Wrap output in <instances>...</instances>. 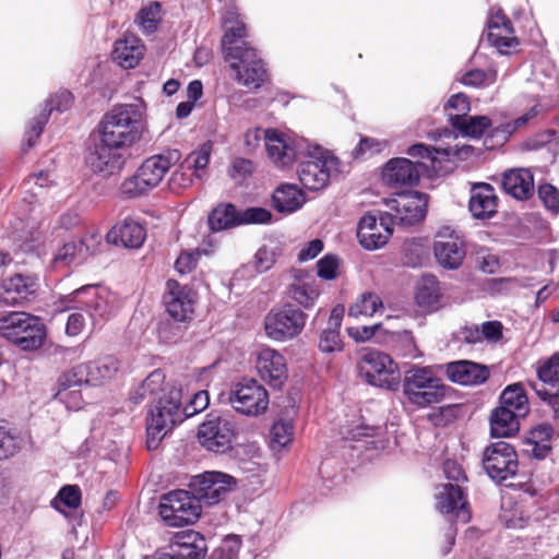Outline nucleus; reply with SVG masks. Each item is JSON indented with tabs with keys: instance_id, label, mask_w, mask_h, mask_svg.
<instances>
[{
	"instance_id": "39448f33",
	"label": "nucleus",
	"mask_w": 559,
	"mask_h": 559,
	"mask_svg": "<svg viewBox=\"0 0 559 559\" xmlns=\"http://www.w3.org/2000/svg\"><path fill=\"white\" fill-rule=\"evenodd\" d=\"M179 158L180 153L177 150L147 157L131 177L121 182L120 194L133 199L153 190L162 182L165 175Z\"/></svg>"
},
{
	"instance_id": "9d476101",
	"label": "nucleus",
	"mask_w": 559,
	"mask_h": 559,
	"mask_svg": "<svg viewBox=\"0 0 559 559\" xmlns=\"http://www.w3.org/2000/svg\"><path fill=\"white\" fill-rule=\"evenodd\" d=\"M199 295L197 290L177 280L169 278L165 284L162 304L165 312L177 323H190L194 318Z\"/></svg>"
},
{
	"instance_id": "ea45409f",
	"label": "nucleus",
	"mask_w": 559,
	"mask_h": 559,
	"mask_svg": "<svg viewBox=\"0 0 559 559\" xmlns=\"http://www.w3.org/2000/svg\"><path fill=\"white\" fill-rule=\"evenodd\" d=\"M76 297L84 294L90 295L85 300H81L85 305L93 320L104 319L110 313V306L106 297L98 294L94 286H83L74 292Z\"/></svg>"
},
{
	"instance_id": "412c9836",
	"label": "nucleus",
	"mask_w": 559,
	"mask_h": 559,
	"mask_svg": "<svg viewBox=\"0 0 559 559\" xmlns=\"http://www.w3.org/2000/svg\"><path fill=\"white\" fill-rule=\"evenodd\" d=\"M393 234L392 217L381 213L379 217L371 213L365 214L357 227V237L366 250H377L388 243Z\"/></svg>"
},
{
	"instance_id": "e433bc0d",
	"label": "nucleus",
	"mask_w": 559,
	"mask_h": 559,
	"mask_svg": "<svg viewBox=\"0 0 559 559\" xmlns=\"http://www.w3.org/2000/svg\"><path fill=\"white\" fill-rule=\"evenodd\" d=\"M540 112V106L534 105L520 117L502 122L490 131L491 138H499L502 143L507 142L515 132L527 127L531 120L536 118Z\"/></svg>"
},
{
	"instance_id": "5fc2aeb1",
	"label": "nucleus",
	"mask_w": 559,
	"mask_h": 559,
	"mask_svg": "<svg viewBox=\"0 0 559 559\" xmlns=\"http://www.w3.org/2000/svg\"><path fill=\"white\" fill-rule=\"evenodd\" d=\"M201 255L202 251L199 248L182 251L175 261L176 271L182 275L191 273L197 267Z\"/></svg>"
},
{
	"instance_id": "c03bdc74",
	"label": "nucleus",
	"mask_w": 559,
	"mask_h": 559,
	"mask_svg": "<svg viewBox=\"0 0 559 559\" xmlns=\"http://www.w3.org/2000/svg\"><path fill=\"white\" fill-rule=\"evenodd\" d=\"M135 22L143 33H154L162 22V4L158 1H151L140 9Z\"/></svg>"
},
{
	"instance_id": "4be33fe9",
	"label": "nucleus",
	"mask_w": 559,
	"mask_h": 559,
	"mask_svg": "<svg viewBox=\"0 0 559 559\" xmlns=\"http://www.w3.org/2000/svg\"><path fill=\"white\" fill-rule=\"evenodd\" d=\"M433 251L438 263L449 270L460 267L466 255L463 239L449 226H443L437 233Z\"/></svg>"
},
{
	"instance_id": "a878e982",
	"label": "nucleus",
	"mask_w": 559,
	"mask_h": 559,
	"mask_svg": "<svg viewBox=\"0 0 559 559\" xmlns=\"http://www.w3.org/2000/svg\"><path fill=\"white\" fill-rule=\"evenodd\" d=\"M73 102V94L68 90H59L47 99L45 109L29 122L28 130L25 133L27 148L35 145L49 120L50 114L53 110L58 112L69 110L72 107Z\"/></svg>"
},
{
	"instance_id": "bf43d9fd",
	"label": "nucleus",
	"mask_w": 559,
	"mask_h": 559,
	"mask_svg": "<svg viewBox=\"0 0 559 559\" xmlns=\"http://www.w3.org/2000/svg\"><path fill=\"white\" fill-rule=\"evenodd\" d=\"M537 193L547 210L555 214L559 212V190L555 186L550 183L539 185Z\"/></svg>"
},
{
	"instance_id": "a211bd4d",
	"label": "nucleus",
	"mask_w": 559,
	"mask_h": 559,
	"mask_svg": "<svg viewBox=\"0 0 559 559\" xmlns=\"http://www.w3.org/2000/svg\"><path fill=\"white\" fill-rule=\"evenodd\" d=\"M121 148L111 142L99 138V141L87 151L86 165L94 174L112 176L120 173L126 164V156Z\"/></svg>"
},
{
	"instance_id": "49530a36",
	"label": "nucleus",
	"mask_w": 559,
	"mask_h": 559,
	"mask_svg": "<svg viewBox=\"0 0 559 559\" xmlns=\"http://www.w3.org/2000/svg\"><path fill=\"white\" fill-rule=\"evenodd\" d=\"M392 347L402 357L418 358L423 356L411 331L393 333Z\"/></svg>"
},
{
	"instance_id": "f704fd0d",
	"label": "nucleus",
	"mask_w": 559,
	"mask_h": 559,
	"mask_svg": "<svg viewBox=\"0 0 559 559\" xmlns=\"http://www.w3.org/2000/svg\"><path fill=\"white\" fill-rule=\"evenodd\" d=\"M273 206L281 213H294L306 202L304 192L290 183L281 185L272 195Z\"/></svg>"
},
{
	"instance_id": "6e6d98bb",
	"label": "nucleus",
	"mask_w": 559,
	"mask_h": 559,
	"mask_svg": "<svg viewBox=\"0 0 559 559\" xmlns=\"http://www.w3.org/2000/svg\"><path fill=\"white\" fill-rule=\"evenodd\" d=\"M319 348L322 353H335L343 349V342L340 331L336 329L324 330L319 340Z\"/></svg>"
},
{
	"instance_id": "4468645a",
	"label": "nucleus",
	"mask_w": 559,
	"mask_h": 559,
	"mask_svg": "<svg viewBox=\"0 0 559 559\" xmlns=\"http://www.w3.org/2000/svg\"><path fill=\"white\" fill-rule=\"evenodd\" d=\"M197 437L207 451L224 454L233 448L236 437L235 425L225 417L209 415L199 426Z\"/></svg>"
},
{
	"instance_id": "c85d7f7f",
	"label": "nucleus",
	"mask_w": 559,
	"mask_h": 559,
	"mask_svg": "<svg viewBox=\"0 0 559 559\" xmlns=\"http://www.w3.org/2000/svg\"><path fill=\"white\" fill-rule=\"evenodd\" d=\"M206 551L205 538L193 530L177 533L169 545V552L177 559H204Z\"/></svg>"
},
{
	"instance_id": "e2e57ef3",
	"label": "nucleus",
	"mask_w": 559,
	"mask_h": 559,
	"mask_svg": "<svg viewBox=\"0 0 559 559\" xmlns=\"http://www.w3.org/2000/svg\"><path fill=\"white\" fill-rule=\"evenodd\" d=\"M384 143L379 142L372 138H361L358 145L353 151V157L355 159H364L366 156H372L373 154L382 151Z\"/></svg>"
},
{
	"instance_id": "dca6fc26",
	"label": "nucleus",
	"mask_w": 559,
	"mask_h": 559,
	"mask_svg": "<svg viewBox=\"0 0 559 559\" xmlns=\"http://www.w3.org/2000/svg\"><path fill=\"white\" fill-rule=\"evenodd\" d=\"M385 203L390 210L385 215L392 217L393 225L414 226L425 218L427 202L420 192L399 193Z\"/></svg>"
},
{
	"instance_id": "f03ea898",
	"label": "nucleus",
	"mask_w": 559,
	"mask_h": 559,
	"mask_svg": "<svg viewBox=\"0 0 559 559\" xmlns=\"http://www.w3.org/2000/svg\"><path fill=\"white\" fill-rule=\"evenodd\" d=\"M400 383L407 403L417 408L441 403L451 390L438 376L435 366L412 365L404 371Z\"/></svg>"
},
{
	"instance_id": "13d9d810",
	"label": "nucleus",
	"mask_w": 559,
	"mask_h": 559,
	"mask_svg": "<svg viewBox=\"0 0 559 559\" xmlns=\"http://www.w3.org/2000/svg\"><path fill=\"white\" fill-rule=\"evenodd\" d=\"M79 255L78 243L74 241L64 243L55 254L52 266L55 269H63L69 266Z\"/></svg>"
},
{
	"instance_id": "2f4dec72",
	"label": "nucleus",
	"mask_w": 559,
	"mask_h": 559,
	"mask_svg": "<svg viewBox=\"0 0 559 559\" xmlns=\"http://www.w3.org/2000/svg\"><path fill=\"white\" fill-rule=\"evenodd\" d=\"M443 294L440 282L432 274H425L415 287V302L426 313L437 311L441 307Z\"/></svg>"
},
{
	"instance_id": "7ed1b4c3",
	"label": "nucleus",
	"mask_w": 559,
	"mask_h": 559,
	"mask_svg": "<svg viewBox=\"0 0 559 559\" xmlns=\"http://www.w3.org/2000/svg\"><path fill=\"white\" fill-rule=\"evenodd\" d=\"M99 138L128 148L139 142L144 131L143 110L136 104L115 106L104 115L98 126Z\"/></svg>"
},
{
	"instance_id": "aec40b11",
	"label": "nucleus",
	"mask_w": 559,
	"mask_h": 559,
	"mask_svg": "<svg viewBox=\"0 0 559 559\" xmlns=\"http://www.w3.org/2000/svg\"><path fill=\"white\" fill-rule=\"evenodd\" d=\"M487 39L501 55H510L518 50L520 41L511 20L501 8H492L487 19Z\"/></svg>"
},
{
	"instance_id": "2eb2a0df",
	"label": "nucleus",
	"mask_w": 559,
	"mask_h": 559,
	"mask_svg": "<svg viewBox=\"0 0 559 559\" xmlns=\"http://www.w3.org/2000/svg\"><path fill=\"white\" fill-rule=\"evenodd\" d=\"M338 159L328 153L308 155L298 166V178L306 189L318 191L328 186L331 174L338 170Z\"/></svg>"
},
{
	"instance_id": "69168bd1",
	"label": "nucleus",
	"mask_w": 559,
	"mask_h": 559,
	"mask_svg": "<svg viewBox=\"0 0 559 559\" xmlns=\"http://www.w3.org/2000/svg\"><path fill=\"white\" fill-rule=\"evenodd\" d=\"M209 404L207 392L200 391L193 395L189 404H187L181 414L183 418L191 417L201 411L205 409Z\"/></svg>"
},
{
	"instance_id": "37998d69",
	"label": "nucleus",
	"mask_w": 559,
	"mask_h": 559,
	"mask_svg": "<svg viewBox=\"0 0 559 559\" xmlns=\"http://www.w3.org/2000/svg\"><path fill=\"white\" fill-rule=\"evenodd\" d=\"M379 309H383L381 298L372 292L362 293L357 300L349 307L348 316L353 318L371 317Z\"/></svg>"
},
{
	"instance_id": "a18cd8bd",
	"label": "nucleus",
	"mask_w": 559,
	"mask_h": 559,
	"mask_svg": "<svg viewBox=\"0 0 559 559\" xmlns=\"http://www.w3.org/2000/svg\"><path fill=\"white\" fill-rule=\"evenodd\" d=\"M443 110L450 126L453 128L457 118L464 119L471 111V102L468 96L464 93H456L452 95L443 106Z\"/></svg>"
},
{
	"instance_id": "7c9ffc66",
	"label": "nucleus",
	"mask_w": 559,
	"mask_h": 559,
	"mask_svg": "<svg viewBox=\"0 0 559 559\" xmlns=\"http://www.w3.org/2000/svg\"><path fill=\"white\" fill-rule=\"evenodd\" d=\"M145 238L146 229L144 226L131 218L117 223L106 235L109 243L120 245L130 249L142 247Z\"/></svg>"
},
{
	"instance_id": "c756f323",
	"label": "nucleus",
	"mask_w": 559,
	"mask_h": 559,
	"mask_svg": "<svg viewBox=\"0 0 559 559\" xmlns=\"http://www.w3.org/2000/svg\"><path fill=\"white\" fill-rule=\"evenodd\" d=\"M499 199L495 188L486 182L474 183L471 188L468 210L477 219H488L496 215Z\"/></svg>"
},
{
	"instance_id": "6e6552de",
	"label": "nucleus",
	"mask_w": 559,
	"mask_h": 559,
	"mask_svg": "<svg viewBox=\"0 0 559 559\" xmlns=\"http://www.w3.org/2000/svg\"><path fill=\"white\" fill-rule=\"evenodd\" d=\"M357 370L359 377L368 384L394 391L401 378L397 364L390 355L380 350H368L362 354Z\"/></svg>"
},
{
	"instance_id": "f8f14e48",
	"label": "nucleus",
	"mask_w": 559,
	"mask_h": 559,
	"mask_svg": "<svg viewBox=\"0 0 559 559\" xmlns=\"http://www.w3.org/2000/svg\"><path fill=\"white\" fill-rule=\"evenodd\" d=\"M228 402L239 414L259 416L269 407V393L266 389L254 379H243L233 385Z\"/></svg>"
},
{
	"instance_id": "b1692460",
	"label": "nucleus",
	"mask_w": 559,
	"mask_h": 559,
	"mask_svg": "<svg viewBox=\"0 0 559 559\" xmlns=\"http://www.w3.org/2000/svg\"><path fill=\"white\" fill-rule=\"evenodd\" d=\"M427 168L421 162H412L405 157H395L386 162L382 170L383 181L392 187H414L419 183L421 169Z\"/></svg>"
},
{
	"instance_id": "423d86ee",
	"label": "nucleus",
	"mask_w": 559,
	"mask_h": 559,
	"mask_svg": "<svg viewBox=\"0 0 559 559\" xmlns=\"http://www.w3.org/2000/svg\"><path fill=\"white\" fill-rule=\"evenodd\" d=\"M0 335L22 350H36L46 340V326L39 317L10 311L0 317Z\"/></svg>"
},
{
	"instance_id": "58836bf2",
	"label": "nucleus",
	"mask_w": 559,
	"mask_h": 559,
	"mask_svg": "<svg viewBox=\"0 0 559 559\" xmlns=\"http://www.w3.org/2000/svg\"><path fill=\"white\" fill-rule=\"evenodd\" d=\"M86 373L87 383L99 384L110 379L118 371V361L112 357L82 364Z\"/></svg>"
},
{
	"instance_id": "393cba45",
	"label": "nucleus",
	"mask_w": 559,
	"mask_h": 559,
	"mask_svg": "<svg viewBox=\"0 0 559 559\" xmlns=\"http://www.w3.org/2000/svg\"><path fill=\"white\" fill-rule=\"evenodd\" d=\"M255 368L260 378L274 389L282 388L288 378L285 357L271 347L258 353Z\"/></svg>"
},
{
	"instance_id": "79ce46f5",
	"label": "nucleus",
	"mask_w": 559,
	"mask_h": 559,
	"mask_svg": "<svg viewBox=\"0 0 559 559\" xmlns=\"http://www.w3.org/2000/svg\"><path fill=\"white\" fill-rule=\"evenodd\" d=\"M84 383H87V378L83 365L80 364L59 376L56 383L55 396L64 397V392H68L69 390H79V388Z\"/></svg>"
},
{
	"instance_id": "a19ab883",
	"label": "nucleus",
	"mask_w": 559,
	"mask_h": 559,
	"mask_svg": "<svg viewBox=\"0 0 559 559\" xmlns=\"http://www.w3.org/2000/svg\"><path fill=\"white\" fill-rule=\"evenodd\" d=\"M492 127V120L488 116H466L457 118L453 129L463 136L473 139L481 138Z\"/></svg>"
},
{
	"instance_id": "603ef678",
	"label": "nucleus",
	"mask_w": 559,
	"mask_h": 559,
	"mask_svg": "<svg viewBox=\"0 0 559 559\" xmlns=\"http://www.w3.org/2000/svg\"><path fill=\"white\" fill-rule=\"evenodd\" d=\"M538 379L552 388H559V355H554L537 369Z\"/></svg>"
},
{
	"instance_id": "ddd939ff",
	"label": "nucleus",
	"mask_w": 559,
	"mask_h": 559,
	"mask_svg": "<svg viewBox=\"0 0 559 559\" xmlns=\"http://www.w3.org/2000/svg\"><path fill=\"white\" fill-rule=\"evenodd\" d=\"M481 463L487 475L498 483L515 476L519 468V459L514 447L504 441L493 442L486 447Z\"/></svg>"
},
{
	"instance_id": "09e8293b",
	"label": "nucleus",
	"mask_w": 559,
	"mask_h": 559,
	"mask_svg": "<svg viewBox=\"0 0 559 559\" xmlns=\"http://www.w3.org/2000/svg\"><path fill=\"white\" fill-rule=\"evenodd\" d=\"M294 426L284 420L273 424L270 431V447L274 451H280L293 441Z\"/></svg>"
},
{
	"instance_id": "6ab92c4d",
	"label": "nucleus",
	"mask_w": 559,
	"mask_h": 559,
	"mask_svg": "<svg viewBox=\"0 0 559 559\" xmlns=\"http://www.w3.org/2000/svg\"><path fill=\"white\" fill-rule=\"evenodd\" d=\"M40 287L35 273H14L0 283V302L5 306H20L35 298Z\"/></svg>"
},
{
	"instance_id": "3c124183",
	"label": "nucleus",
	"mask_w": 559,
	"mask_h": 559,
	"mask_svg": "<svg viewBox=\"0 0 559 559\" xmlns=\"http://www.w3.org/2000/svg\"><path fill=\"white\" fill-rule=\"evenodd\" d=\"M342 260L332 253H328L317 262V274L324 281H333L340 274Z\"/></svg>"
},
{
	"instance_id": "864d4df0",
	"label": "nucleus",
	"mask_w": 559,
	"mask_h": 559,
	"mask_svg": "<svg viewBox=\"0 0 559 559\" xmlns=\"http://www.w3.org/2000/svg\"><path fill=\"white\" fill-rule=\"evenodd\" d=\"M212 146L211 142H205L198 151L190 153L185 159V164L188 165V170H192L193 168L194 173H197L205 169L210 163Z\"/></svg>"
},
{
	"instance_id": "72a5a7b5",
	"label": "nucleus",
	"mask_w": 559,
	"mask_h": 559,
	"mask_svg": "<svg viewBox=\"0 0 559 559\" xmlns=\"http://www.w3.org/2000/svg\"><path fill=\"white\" fill-rule=\"evenodd\" d=\"M503 190L516 200H527L534 192V177L530 169L507 170L502 177Z\"/></svg>"
},
{
	"instance_id": "4d7b16f0",
	"label": "nucleus",
	"mask_w": 559,
	"mask_h": 559,
	"mask_svg": "<svg viewBox=\"0 0 559 559\" xmlns=\"http://www.w3.org/2000/svg\"><path fill=\"white\" fill-rule=\"evenodd\" d=\"M19 438L4 426H0V460H5L19 451Z\"/></svg>"
},
{
	"instance_id": "4c0bfd02",
	"label": "nucleus",
	"mask_w": 559,
	"mask_h": 559,
	"mask_svg": "<svg viewBox=\"0 0 559 559\" xmlns=\"http://www.w3.org/2000/svg\"><path fill=\"white\" fill-rule=\"evenodd\" d=\"M165 373L160 369L152 371L130 396L133 404H140L144 400L155 397L164 391Z\"/></svg>"
},
{
	"instance_id": "1a4fd4ad",
	"label": "nucleus",
	"mask_w": 559,
	"mask_h": 559,
	"mask_svg": "<svg viewBox=\"0 0 559 559\" xmlns=\"http://www.w3.org/2000/svg\"><path fill=\"white\" fill-rule=\"evenodd\" d=\"M271 218V212L264 207L238 211L233 203H219L209 213L207 225L211 231L217 233L241 225L264 224Z\"/></svg>"
},
{
	"instance_id": "8fccbe9b",
	"label": "nucleus",
	"mask_w": 559,
	"mask_h": 559,
	"mask_svg": "<svg viewBox=\"0 0 559 559\" xmlns=\"http://www.w3.org/2000/svg\"><path fill=\"white\" fill-rule=\"evenodd\" d=\"M497 81V72L495 70L484 71L473 69L462 75L461 83L472 87H484L493 84Z\"/></svg>"
},
{
	"instance_id": "774afa93",
	"label": "nucleus",
	"mask_w": 559,
	"mask_h": 559,
	"mask_svg": "<svg viewBox=\"0 0 559 559\" xmlns=\"http://www.w3.org/2000/svg\"><path fill=\"white\" fill-rule=\"evenodd\" d=\"M253 163L250 159L237 157L233 160L229 175L233 179H246L253 173Z\"/></svg>"
},
{
	"instance_id": "473e14b6",
	"label": "nucleus",
	"mask_w": 559,
	"mask_h": 559,
	"mask_svg": "<svg viewBox=\"0 0 559 559\" xmlns=\"http://www.w3.org/2000/svg\"><path fill=\"white\" fill-rule=\"evenodd\" d=\"M145 46L136 36L130 35L118 39L112 50V60L123 69H133L142 60Z\"/></svg>"
},
{
	"instance_id": "5701e85b",
	"label": "nucleus",
	"mask_w": 559,
	"mask_h": 559,
	"mask_svg": "<svg viewBox=\"0 0 559 559\" xmlns=\"http://www.w3.org/2000/svg\"><path fill=\"white\" fill-rule=\"evenodd\" d=\"M265 150L272 164L280 169L290 168L298 159L297 142L274 129L264 131Z\"/></svg>"
},
{
	"instance_id": "0e129e2a",
	"label": "nucleus",
	"mask_w": 559,
	"mask_h": 559,
	"mask_svg": "<svg viewBox=\"0 0 559 559\" xmlns=\"http://www.w3.org/2000/svg\"><path fill=\"white\" fill-rule=\"evenodd\" d=\"M57 498L66 507L76 509L81 506L82 492L78 485H66L59 490Z\"/></svg>"
},
{
	"instance_id": "0eeeda50",
	"label": "nucleus",
	"mask_w": 559,
	"mask_h": 559,
	"mask_svg": "<svg viewBox=\"0 0 559 559\" xmlns=\"http://www.w3.org/2000/svg\"><path fill=\"white\" fill-rule=\"evenodd\" d=\"M182 420L179 391H171L168 397H158L146 418L147 449H157L162 439Z\"/></svg>"
},
{
	"instance_id": "de8ad7c7",
	"label": "nucleus",
	"mask_w": 559,
	"mask_h": 559,
	"mask_svg": "<svg viewBox=\"0 0 559 559\" xmlns=\"http://www.w3.org/2000/svg\"><path fill=\"white\" fill-rule=\"evenodd\" d=\"M287 294L289 298L306 309L312 308L319 297L318 290L312 285L299 281L288 287Z\"/></svg>"
},
{
	"instance_id": "cd10ccee",
	"label": "nucleus",
	"mask_w": 559,
	"mask_h": 559,
	"mask_svg": "<svg viewBox=\"0 0 559 559\" xmlns=\"http://www.w3.org/2000/svg\"><path fill=\"white\" fill-rule=\"evenodd\" d=\"M444 368L445 376L451 382L465 386L483 384L490 376L489 368L486 365L472 360L451 361Z\"/></svg>"
},
{
	"instance_id": "052dcab7",
	"label": "nucleus",
	"mask_w": 559,
	"mask_h": 559,
	"mask_svg": "<svg viewBox=\"0 0 559 559\" xmlns=\"http://www.w3.org/2000/svg\"><path fill=\"white\" fill-rule=\"evenodd\" d=\"M194 174V171L188 170V165L183 163L179 169L171 174L169 179L170 190L174 192H179L181 189L190 187L193 182Z\"/></svg>"
},
{
	"instance_id": "338daca9",
	"label": "nucleus",
	"mask_w": 559,
	"mask_h": 559,
	"mask_svg": "<svg viewBox=\"0 0 559 559\" xmlns=\"http://www.w3.org/2000/svg\"><path fill=\"white\" fill-rule=\"evenodd\" d=\"M240 548L241 539L239 536H227L218 548V551L221 552V559H238Z\"/></svg>"
},
{
	"instance_id": "c9c22d12",
	"label": "nucleus",
	"mask_w": 559,
	"mask_h": 559,
	"mask_svg": "<svg viewBox=\"0 0 559 559\" xmlns=\"http://www.w3.org/2000/svg\"><path fill=\"white\" fill-rule=\"evenodd\" d=\"M247 36V28L243 22L236 21L235 25L228 27L222 37V49L226 60L236 58V55H241L245 50H251L253 47L249 46L243 39Z\"/></svg>"
},
{
	"instance_id": "9b49d317",
	"label": "nucleus",
	"mask_w": 559,
	"mask_h": 559,
	"mask_svg": "<svg viewBox=\"0 0 559 559\" xmlns=\"http://www.w3.org/2000/svg\"><path fill=\"white\" fill-rule=\"evenodd\" d=\"M307 314L292 304L273 308L266 314L264 329L274 341H286L299 335L306 324Z\"/></svg>"
},
{
	"instance_id": "20e7f679",
	"label": "nucleus",
	"mask_w": 559,
	"mask_h": 559,
	"mask_svg": "<svg viewBox=\"0 0 559 559\" xmlns=\"http://www.w3.org/2000/svg\"><path fill=\"white\" fill-rule=\"evenodd\" d=\"M530 412L526 392L521 383L508 385L499 396V405L489 416L490 436L511 438L520 430V419Z\"/></svg>"
},
{
	"instance_id": "f3484780",
	"label": "nucleus",
	"mask_w": 559,
	"mask_h": 559,
	"mask_svg": "<svg viewBox=\"0 0 559 559\" xmlns=\"http://www.w3.org/2000/svg\"><path fill=\"white\" fill-rule=\"evenodd\" d=\"M236 56L227 60L236 72V81L249 91L260 88L269 80V72L257 49L245 50Z\"/></svg>"
},
{
	"instance_id": "bb28decb",
	"label": "nucleus",
	"mask_w": 559,
	"mask_h": 559,
	"mask_svg": "<svg viewBox=\"0 0 559 559\" xmlns=\"http://www.w3.org/2000/svg\"><path fill=\"white\" fill-rule=\"evenodd\" d=\"M437 509L444 514H454L462 523H468L472 519V511L466 495L462 487L456 484H443L439 487L436 496Z\"/></svg>"
},
{
	"instance_id": "680f3d73",
	"label": "nucleus",
	"mask_w": 559,
	"mask_h": 559,
	"mask_svg": "<svg viewBox=\"0 0 559 559\" xmlns=\"http://www.w3.org/2000/svg\"><path fill=\"white\" fill-rule=\"evenodd\" d=\"M102 245V235L98 231H88L79 241V257L95 254Z\"/></svg>"
},
{
	"instance_id": "f257e3e1",
	"label": "nucleus",
	"mask_w": 559,
	"mask_h": 559,
	"mask_svg": "<svg viewBox=\"0 0 559 559\" xmlns=\"http://www.w3.org/2000/svg\"><path fill=\"white\" fill-rule=\"evenodd\" d=\"M235 486V478L228 474L204 472L192 477L190 490L178 489L163 495L158 507L159 515L168 526L193 524L201 515L202 503H218Z\"/></svg>"
}]
</instances>
